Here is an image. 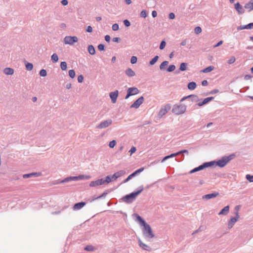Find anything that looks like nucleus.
Listing matches in <instances>:
<instances>
[{
    "instance_id": "12",
    "label": "nucleus",
    "mask_w": 253,
    "mask_h": 253,
    "mask_svg": "<svg viewBox=\"0 0 253 253\" xmlns=\"http://www.w3.org/2000/svg\"><path fill=\"white\" fill-rule=\"evenodd\" d=\"M235 9L238 14L241 15L245 13V8L243 7L239 2H237L234 4Z\"/></svg>"
},
{
    "instance_id": "2",
    "label": "nucleus",
    "mask_w": 253,
    "mask_h": 253,
    "mask_svg": "<svg viewBox=\"0 0 253 253\" xmlns=\"http://www.w3.org/2000/svg\"><path fill=\"white\" fill-rule=\"evenodd\" d=\"M235 154H232L228 156H224L222 157L220 160L214 161H213L214 163V165H216L220 168H223L228 163H229L231 160H233L235 157Z\"/></svg>"
},
{
    "instance_id": "40",
    "label": "nucleus",
    "mask_w": 253,
    "mask_h": 253,
    "mask_svg": "<svg viewBox=\"0 0 253 253\" xmlns=\"http://www.w3.org/2000/svg\"><path fill=\"white\" fill-rule=\"evenodd\" d=\"M60 67L62 70L65 71L67 69V63L65 61H62L60 63Z\"/></svg>"
},
{
    "instance_id": "1",
    "label": "nucleus",
    "mask_w": 253,
    "mask_h": 253,
    "mask_svg": "<svg viewBox=\"0 0 253 253\" xmlns=\"http://www.w3.org/2000/svg\"><path fill=\"white\" fill-rule=\"evenodd\" d=\"M140 189L137 191L133 192L123 197L121 200L127 204L132 203L135 199L137 196L140 194L143 190V186L139 187Z\"/></svg>"
},
{
    "instance_id": "10",
    "label": "nucleus",
    "mask_w": 253,
    "mask_h": 253,
    "mask_svg": "<svg viewBox=\"0 0 253 253\" xmlns=\"http://www.w3.org/2000/svg\"><path fill=\"white\" fill-rule=\"evenodd\" d=\"M71 181H78L77 176H70L64 178L63 180L60 181H57L53 183L54 184H57L60 183H63L68 182Z\"/></svg>"
},
{
    "instance_id": "56",
    "label": "nucleus",
    "mask_w": 253,
    "mask_h": 253,
    "mask_svg": "<svg viewBox=\"0 0 253 253\" xmlns=\"http://www.w3.org/2000/svg\"><path fill=\"white\" fill-rule=\"evenodd\" d=\"M192 96V94L186 96H184V97H182L181 99L180 102H182L184 101V100H186V99H187L188 98H191Z\"/></svg>"
},
{
    "instance_id": "27",
    "label": "nucleus",
    "mask_w": 253,
    "mask_h": 253,
    "mask_svg": "<svg viewBox=\"0 0 253 253\" xmlns=\"http://www.w3.org/2000/svg\"><path fill=\"white\" fill-rule=\"evenodd\" d=\"M177 153V156L179 155H180L181 154V156L180 157V160L181 161L183 160L184 159V156L183 155L184 153L187 154V155H188L189 154V152L187 150H182L181 151H179L177 152H176Z\"/></svg>"
},
{
    "instance_id": "3",
    "label": "nucleus",
    "mask_w": 253,
    "mask_h": 253,
    "mask_svg": "<svg viewBox=\"0 0 253 253\" xmlns=\"http://www.w3.org/2000/svg\"><path fill=\"white\" fill-rule=\"evenodd\" d=\"M186 106L183 104H176L173 105L172 112L175 115L184 114L186 110Z\"/></svg>"
},
{
    "instance_id": "41",
    "label": "nucleus",
    "mask_w": 253,
    "mask_h": 253,
    "mask_svg": "<svg viewBox=\"0 0 253 253\" xmlns=\"http://www.w3.org/2000/svg\"><path fill=\"white\" fill-rule=\"evenodd\" d=\"M78 180H83L84 179H88L89 178V176L85 175H79L77 176Z\"/></svg>"
},
{
    "instance_id": "4",
    "label": "nucleus",
    "mask_w": 253,
    "mask_h": 253,
    "mask_svg": "<svg viewBox=\"0 0 253 253\" xmlns=\"http://www.w3.org/2000/svg\"><path fill=\"white\" fill-rule=\"evenodd\" d=\"M142 232L143 235L146 238L151 239L155 236L150 226L147 223L143 226Z\"/></svg>"
},
{
    "instance_id": "58",
    "label": "nucleus",
    "mask_w": 253,
    "mask_h": 253,
    "mask_svg": "<svg viewBox=\"0 0 253 253\" xmlns=\"http://www.w3.org/2000/svg\"><path fill=\"white\" fill-rule=\"evenodd\" d=\"M124 24L125 25L126 27H129L130 25V23L127 19H125L124 21Z\"/></svg>"
},
{
    "instance_id": "64",
    "label": "nucleus",
    "mask_w": 253,
    "mask_h": 253,
    "mask_svg": "<svg viewBox=\"0 0 253 253\" xmlns=\"http://www.w3.org/2000/svg\"><path fill=\"white\" fill-rule=\"evenodd\" d=\"M61 3L62 5L65 6L68 4V1L67 0H61Z\"/></svg>"
},
{
    "instance_id": "48",
    "label": "nucleus",
    "mask_w": 253,
    "mask_h": 253,
    "mask_svg": "<svg viewBox=\"0 0 253 253\" xmlns=\"http://www.w3.org/2000/svg\"><path fill=\"white\" fill-rule=\"evenodd\" d=\"M46 75H47V72L45 70L42 69L40 71V75L41 77H45L46 76Z\"/></svg>"
},
{
    "instance_id": "16",
    "label": "nucleus",
    "mask_w": 253,
    "mask_h": 253,
    "mask_svg": "<svg viewBox=\"0 0 253 253\" xmlns=\"http://www.w3.org/2000/svg\"><path fill=\"white\" fill-rule=\"evenodd\" d=\"M103 184V178L98 179L95 181H91L89 183L90 187H96Z\"/></svg>"
},
{
    "instance_id": "39",
    "label": "nucleus",
    "mask_w": 253,
    "mask_h": 253,
    "mask_svg": "<svg viewBox=\"0 0 253 253\" xmlns=\"http://www.w3.org/2000/svg\"><path fill=\"white\" fill-rule=\"evenodd\" d=\"M25 66H26V69L28 71H31L33 68V64L29 62H26Z\"/></svg>"
},
{
    "instance_id": "21",
    "label": "nucleus",
    "mask_w": 253,
    "mask_h": 253,
    "mask_svg": "<svg viewBox=\"0 0 253 253\" xmlns=\"http://www.w3.org/2000/svg\"><path fill=\"white\" fill-rule=\"evenodd\" d=\"M127 91L130 93L131 95H134L138 94L139 92V89L135 87H129L127 89Z\"/></svg>"
},
{
    "instance_id": "22",
    "label": "nucleus",
    "mask_w": 253,
    "mask_h": 253,
    "mask_svg": "<svg viewBox=\"0 0 253 253\" xmlns=\"http://www.w3.org/2000/svg\"><path fill=\"white\" fill-rule=\"evenodd\" d=\"M244 8L245 9H248L249 12L253 10V0H251L249 2L245 4Z\"/></svg>"
},
{
    "instance_id": "42",
    "label": "nucleus",
    "mask_w": 253,
    "mask_h": 253,
    "mask_svg": "<svg viewBox=\"0 0 253 253\" xmlns=\"http://www.w3.org/2000/svg\"><path fill=\"white\" fill-rule=\"evenodd\" d=\"M175 69V66L174 65H170L169 66V67L167 68V72H171L173 71Z\"/></svg>"
},
{
    "instance_id": "13",
    "label": "nucleus",
    "mask_w": 253,
    "mask_h": 253,
    "mask_svg": "<svg viewBox=\"0 0 253 253\" xmlns=\"http://www.w3.org/2000/svg\"><path fill=\"white\" fill-rule=\"evenodd\" d=\"M126 173V171L124 170H119L115 173H114L112 175V180H115L119 177L124 175Z\"/></svg>"
},
{
    "instance_id": "63",
    "label": "nucleus",
    "mask_w": 253,
    "mask_h": 253,
    "mask_svg": "<svg viewBox=\"0 0 253 253\" xmlns=\"http://www.w3.org/2000/svg\"><path fill=\"white\" fill-rule=\"evenodd\" d=\"M169 18L170 19H173L175 18V14L172 12L170 13L169 15Z\"/></svg>"
},
{
    "instance_id": "60",
    "label": "nucleus",
    "mask_w": 253,
    "mask_h": 253,
    "mask_svg": "<svg viewBox=\"0 0 253 253\" xmlns=\"http://www.w3.org/2000/svg\"><path fill=\"white\" fill-rule=\"evenodd\" d=\"M144 168H141L138 169H137L136 170H135L134 172H135V173L136 174V175H138V174H139L141 172H142L143 170H144Z\"/></svg>"
},
{
    "instance_id": "37",
    "label": "nucleus",
    "mask_w": 253,
    "mask_h": 253,
    "mask_svg": "<svg viewBox=\"0 0 253 253\" xmlns=\"http://www.w3.org/2000/svg\"><path fill=\"white\" fill-rule=\"evenodd\" d=\"M159 56L158 55L155 56L153 58H152L149 62V65L152 66L154 65L156 62L158 61L159 59Z\"/></svg>"
},
{
    "instance_id": "38",
    "label": "nucleus",
    "mask_w": 253,
    "mask_h": 253,
    "mask_svg": "<svg viewBox=\"0 0 253 253\" xmlns=\"http://www.w3.org/2000/svg\"><path fill=\"white\" fill-rule=\"evenodd\" d=\"M169 64V62L168 61H163L160 66V69L161 70H164L166 66H167Z\"/></svg>"
},
{
    "instance_id": "31",
    "label": "nucleus",
    "mask_w": 253,
    "mask_h": 253,
    "mask_svg": "<svg viewBox=\"0 0 253 253\" xmlns=\"http://www.w3.org/2000/svg\"><path fill=\"white\" fill-rule=\"evenodd\" d=\"M177 156V153H172L170 155H168V156H165L163 159L161 161V162L162 163H163L165 161H166L167 160L169 159V158H173L174 157H175V156Z\"/></svg>"
},
{
    "instance_id": "61",
    "label": "nucleus",
    "mask_w": 253,
    "mask_h": 253,
    "mask_svg": "<svg viewBox=\"0 0 253 253\" xmlns=\"http://www.w3.org/2000/svg\"><path fill=\"white\" fill-rule=\"evenodd\" d=\"M219 92V90L217 89H214L211 91L209 93L210 94H214Z\"/></svg>"
},
{
    "instance_id": "47",
    "label": "nucleus",
    "mask_w": 253,
    "mask_h": 253,
    "mask_svg": "<svg viewBox=\"0 0 253 253\" xmlns=\"http://www.w3.org/2000/svg\"><path fill=\"white\" fill-rule=\"evenodd\" d=\"M194 32L196 34H199L202 32V29L200 27L197 26L195 28Z\"/></svg>"
},
{
    "instance_id": "49",
    "label": "nucleus",
    "mask_w": 253,
    "mask_h": 253,
    "mask_svg": "<svg viewBox=\"0 0 253 253\" xmlns=\"http://www.w3.org/2000/svg\"><path fill=\"white\" fill-rule=\"evenodd\" d=\"M116 144V141L115 140H113L112 141H111L109 142V146L111 148H114Z\"/></svg>"
},
{
    "instance_id": "18",
    "label": "nucleus",
    "mask_w": 253,
    "mask_h": 253,
    "mask_svg": "<svg viewBox=\"0 0 253 253\" xmlns=\"http://www.w3.org/2000/svg\"><path fill=\"white\" fill-rule=\"evenodd\" d=\"M219 195V193L217 192H215L212 193H210L208 194L205 195L203 196V199L209 200L210 199L215 198L216 196Z\"/></svg>"
},
{
    "instance_id": "53",
    "label": "nucleus",
    "mask_w": 253,
    "mask_h": 253,
    "mask_svg": "<svg viewBox=\"0 0 253 253\" xmlns=\"http://www.w3.org/2000/svg\"><path fill=\"white\" fill-rule=\"evenodd\" d=\"M112 30L114 31H116L119 30V26L118 24L115 23L112 25Z\"/></svg>"
},
{
    "instance_id": "55",
    "label": "nucleus",
    "mask_w": 253,
    "mask_h": 253,
    "mask_svg": "<svg viewBox=\"0 0 253 253\" xmlns=\"http://www.w3.org/2000/svg\"><path fill=\"white\" fill-rule=\"evenodd\" d=\"M97 47L98 50L100 51H103L105 49V45L103 44H99Z\"/></svg>"
},
{
    "instance_id": "44",
    "label": "nucleus",
    "mask_w": 253,
    "mask_h": 253,
    "mask_svg": "<svg viewBox=\"0 0 253 253\" xmlns=\"http://www.w3.org/2000/svg\"><path fill=\"white\" fill-rule=\"evenodd\" d=\"M214 99V97H207V98H205L203 101L204 102V103H205V104H207L208 103H209V102H210L211 101L213 100Z\"/></svg>"
},
{
    "instance_id": "24",
    "label": "nucleus",
    "mask_w": 253,
    "mask_h": 253,
    "mask_svg": "<svg viewBox=\"0 0 253 253\" xmlns=\"http://www.w3.org/2000/svg\"><path fill=\"white\" fill-rule=\"evenodd\" d=\"M136 216V220L139 223L140 225L143 226L147 223L138 214H135Z\"/></svg>"
},
{
    "instance_id": "57",
    "label": "nucleus",
    "mask_w": 253,
    "mask_h": 253,
    "mask_svg": "<svg viewBox=\"0 0 253 253\" xmlns=\"http://www.w3.org/2000/svg\"><path fill=\"white\" fill-rule=\"evenodd\" d=\"M84 80V77L82 75H80L78 77V81L79 83H82Z\"/></svg>"
},
{
    "instance_id": "11",
    "label": "nucleus",
    "mask_w": 253,
    "mask_h": 253,
    "mask_svg": "<svg viewBox=\"0 0 253 253\" xmlns=\"http://www.w3.org/2000/svg\"><path fill=\"white\" fill-rule=\"evenodd\" d=\"M235 214L236 216L231 217L228 222V227L229 228H231L233 226L234 224L237 221L239 218V215L238 211H236Z\"/></svg>"
},
{
    "instance_id": "33",
    "label": "nucleus",
    "mask_w": 253,
    "mask_h": 253,
    "mask_svg": "<svg viewBox=\"0 0 253 253\" xmlns=\"http://www.w3.org/2000/svg\"><path fill=\"white\" fill-rule=\"evenodd\" d=\"M214 67L213 66H210L207 67L201 71L202 73H209L212 71L214 69Z\"/></svg>"
},
{
    "instance_id": "59",
    "label": "nucleus",
    "mask_w": 253,
    "mask_h": 253,
    "mask_svg": "<svg viewBox=\"0 0 253 253\" xmlns=\"http://www.w3.org/2000/svg\"><path fill=\"white\" fill-rule=\"evenodd\" d=\"M136 151V148L134 146H132L129 151V152H130V155H131L133 153H135Z\"/></svg>"
},
{
    "instance_id": "35",
    "label": "nucleus",
    "mask_w": 253,
    "mask_h": 253,
    "mask_svg": "<svg viewBox=\"0 0 253 253\" xmlns=\"http://www.w3.org/2000/svg\"><path fill=\"white\" fill-rule=\"evenodd\" d=\"M112 180V177L110 175L107 176L105 179L103 178V184H106L110 183Z\"/></svg>"
},
{
    "instance_id": "30",
    "label": "nucleus",
    "mask_w": 253,
    "mask_h": 253,
    "mask_svg": "<svg viewBox=\"0 0 253 253\" xmlns=\"http://www.w3.org/2000/svg\"><path fill=\"white\" fill-rule=\"evenodd\" d=\"M84 250L87 252H95L96 251V248L92 245H87L84 247Z\"/></svg>"
},
{
    "instance_id": "32",
    "label": "nucleus",
    "mask_w": 253,
    "mask_h": 253,
    "mask_svg": "<svg viewBox=\"0 0 253 253\" xmlns=\"http://www.w3.org/2000/svg\"><path fill=\"white\" fill-rule=\"evenodd\" d=\"M88 51L91 55H94L95 53V49L92 45H89L88 46Z\"/></svg>"
},
{
    "instance_id": "23",
    "label": "nucleus",
    "mask_w": 253,
    "mask_h": 253,
    "mask_svg": "<svg viewBox=\"0 0 253 253\" xmlns=\"http://www.w3.org/2000/svg\"><path fill=\"white\" fill-rule=\"evenodd\" d=\"M229 211V206H226L224 207L218 213L219 215L223 214V215H226Z\"/></svg>"
},
{
    "instance_id": "28",
    "label": "nucleus",
    "mask_w": 253,
    "mask_h": 253,
    "mask_svg": "<svg viewBox=\"0 0 253 253\" xmlns=\"http://www.w3.org/2000/svg\"><path fill=\"white\" fill-rule=\"evenodd\" d=\"M3 73L7 75H11L14 73V70L11 68H5L3 70Z\"/></svg>"
},
{
    "instance_id": "5",
    "label": "nucleus",
    "mask_w": 253,
    "mask_h": 253,
    "mask_svg": "<svg viewBox=\"0 0 253 253\" xmlns=\"http://www.w3.org/2000/svg\"><path fill=\"white\" fill-rule=\"evenodd\" d=\"M214 162H205L204 163L201 165H200L198 167L195 168L193 169H192L190 171V173H193L194 172H196L197 171L203 170V169L208 168L210 167H211L214 166Z\"/></svg>"
},
{
    "instance_id": "43",
    "label": "nucleus",
    "mask_w": 253,
    "mask_h": 253,
    "mask_svg": "<svg viewBox=\"0 0 253 253\" xmlns=\"http://www.w3.org/2000/svg\"><path fill=\"white\" fill-rule=\"evenodd\" d=\"M69 75L71 78L73 79L75 77V75H76L75 71L72 69L70 70L69 71Z\"/></svg>"
},
{
    "instance_id": "15",
    "label": "nucleus",
    "mask_w": 253,
    "mask_h": 253,
    "mask_svg": "<svg viewBox=\"0 0 253 253\" xmlns=\"http://www.w3.org/2000/svg\"><path fill=\"white\" fill-rule=\"evenodd\" d=\"M253 29V22L250 23L245 25H240L237 27V30L240 31L244 29Z\"/></svg>"
},
{
    "instance_id": "25",
    "label": "nucleus",
    "mask_w": 253,
    "mask_h": 253,
    "mask_svg": "<svg viewBox=\"0 0 253 253\" xmlns=\"http://www.w3.org/2000/svg\"><path fill=\"white\" fill-rule=\"evenodd\" d=\"M126 74L129 77H132L135 76V72L131 69L127 68L125 71Z\"/></svg>"
},
{
    "instance_id": "52",
    "label": "nucleus",
    "mask_w": 253,
    "mask_h": 253,
    "mask_svg": "<svg viewBox=\"0 0 253 253\" xmlns=\"http://www.w3.org/2000/svg\"><path fill=\"white\" fill-rule=\"evenodd\" d=\"M147 13L146 10H143L140 13V16L142 17L146 18L147 16Z\"/></svg>"
},
{
    "instance_id": "20",
    "label": "nucleus",
    "mask_w": 253,
    "mask_h": 253,
    "mask_svg": "<svg viewBox=\"0 0 253 253\" xmlns=\"http://www.w3.org/2000/svg\"><path fill=\"white\" fill-rule=\"evenodd\" d=\"M110 192V190H106L105 192H104L100 196L97 197H96V198H94L92 199H88L87 200V202H92L93 201H94V200H97V199H101L103 197H106V196Z\"/></svg>"
},
{
    "instance_id": "62",
    "label": "nucleus",
    "mask_w": 253,
    "mask_h": 253,
    "mask_svg": "<svg viewBox=\"0 0 253 253\" xmlns=\"http://www.w3.org/2000/svg\"><path fill=\"white\" fill-rule=\"evenodd\" d=\"M86 31L88 33H91L92 31V28L90 26H88L86 27Z\"/></svg>"
},
{
    "instance_id": "46",
    "label": "nucleus",
    "mask_w": 253,
    "mask_h": 253,
    "mask_svg": "<svg viewBox=\"0 0 253 253\" xmlns=\"http://www.w3.org/2000/svg\"><path fill=\"white\" fill-rule=\"evenodd\" d=\"M199 101V97L197 95L195 94H192V96L191 98V101L192 102H197Z\"/></svg>"
},
{
    "instance_id": "29",
    "label": "nucleus",
    "mask_w": 253,
    "mask_h": 253,
    "mask_svg": "<svg viewBox=\"0 0 253 253\" xmlns=\"http://www.w3.org/2000/svg\"><path fill=\"white\" fill-rule=\"evenodd\" d=\"M197 84L194 82H191L188 83L187 87L189 90H194L196 88Z\"/></svg>"
},
{
    "instance_id": "45",
    "label": "nucleus",
    "mask_w": 253,
    "mask_h": 253,
    "mask_svg": "<svg viewBox=\"0 0 253 253\" xmlns=\"http://www.w3.org/2000/svg\"><path fill=\"white\" fill-rule=\"evenodd\" d=\"M137 58L136 56H132L131 57V59H130V63L132 64H135L136 62H137Z\"/></svg>"
},
{
    "instance_id": "7",
    "label": "nucleus",
    "mask_w": 253,
    "mask_h": 253,
    "mask_svg": "<svg viewBox=\"0 0 253 253\" xmlns=\"http://www.w3.org/2000/svg\"><path fill=\"white\" fill-rule=\"evenodd\" d=\"M78 41V38L76 36H66L64 39V42L66 44L73 45Z\"/></svg>"
},
{
    "instance_id": "54",
    "label": "nucleus",
    "mask_w": 253,
    "mask_h": 253,
    "mask_svg": "<svg viewBox=\"0 0 253 253\" xmlns=\"http://www.w3.org/2000/svg\"><path fill=\"white\" fill-rule=\"evenodd\" d=\"M236 60V59L234 56H232L228 60V63L229 64H231L233 63Z\"/></svg>"
},
{
    "instance_id": "34",
    "label": "nucleus",
    "mask_w": 253,
    "mask_h": 253,
    "mask_svg": "<svg viewBox=\"0 0 253 253\" xmlns=\"http://www.w3.org/2000/svg\"><path fill=\"white\" fill-rule=\"evenodd\" d=\"M187 64L186 63L182 62L180 64L179 70L180 71H184L186 70Z\"/></svg>"
},
{
    "instance_id": "36",
    "label": "nucleus",
    "mask_w": 253,
    "mask_h": 253,
    "mask_svg": "<svg viewBox=\"0 0 253 253\" xmlns=\"http://www.w3.org/2000/svg\"><path fill=\"white\" fill-rule=\"evenodd\" d=\"M58 56L56 53H53L51 56V60L53 63H56L58 61Z\"/></svg>"
},
{
    "instance_id": "26",
    "label": "nucleus",
    "mask_w": 253,
    "mask_h": 253,
    "mask_svg": "<svg viewBox=\"0 0 253 253\" xmlns=\"http://www.w3.org/2000/svg\"><path fill=\"white\" fill-rule=\"evenodd\" d=\"M139 244L140 247L143 249L144 250L147 251H150V247L146 245V244L143 243L142 241L140 240H139Z\"/></svg>"
},
{
    "instance_id": "14",
    "label": "nucleus",
    "mask_w": 253,
    "mask_h": 253,
    "mask_svg": "<svg viewBox=\"0 0 253 253\" xmlns=\"http://www.w3.org/2000/svg\"><path fill=\"white\" fill-rule=\"evenodd\" d=\"M119 92L118 90H116L113 92H112L110 93V97L111 99L112 102L113 103H115L117 101V98L118 96Z\"/></svg>"
},
{
    "instance_id": "6",
    "label": "nucleus",
    "mask_w": 253,
    "mask_h": 253,
    "mask_svg": "<svg viewBox=\"0 0 253 253\" xmlns=\"http://www.w3.org/2000/svg\"><path fill=\"white\" fill-rule=\"evenodd\" d=\"M170 108L171 105L169 104H167L162 106L158 113L159 118H162L170 109Z\"/></svg>"
},
{
    "instance_id": "19",
    "label": "nucleus",
    "mask_w": 253,
    "mask_h": 253,
    "mask_svg": "<svg viewBox=\"0 0 253 253\" xmlns=\"http://www.w3.org/2000/svg\"><path fill=\"white\" fill-rule=\"evenodd\" d=\"M41 175V172H32V173H30L23 174V177L24 178H28L32 177L33 176L38 177Z\"/></svg>"
},
{
    "instance_id": "17",
    "label": "nucleus",
    "mask_w": 253,
    "mask_h": 253,
    "mask_svg": "<svg viewBox=\"0 0 253 253\" xmlns=\"http://www.w3.org/2000/svg\"><path fill=\"white\" fill-rule=\"evenodd\" d=\"M86 202H81L77 203H76L73 207V209L74 211H77L81 210L83 207H84L86 205Z\"/></svg>"
},
{
    "instance_id": "51",
    "label": "nucleus",
    "mask_w": 253,
    "mask_h": 253,
    "mask_svg": "<svg viewBox=\"0 0 253 253\" xmlns=\"http://www.w3.org/2000/svg\"><path fill=\"white\" fill-rule=\"evenodd\" d=\"M246 178L250 182H253V175H251L250 174H247L246 175Z\"/></svg>"
},
{
    "instance_id": "9",
    "label": "nucleus",
    "mask_w": 253,
    "mask_h": 253,
    "mask_svg": "<svg viewBox=\"0 0 253 253\" xmlns=\"http://www.w3.org/2000/svg\"><path fill=\"white\" fill-rule=\"evenodd\" d=\"M144 100V98L143 96H141L138 98L136 100H135L133 104H132L130 106V108H138L139 106L143 103Z\"/></svg>"
},
{
    "instance_id": "8",
    "label": "nucleus",
    "mask_w": 253,
    "mask_h": 253,
    "mask_svg": "<svg viewBox=\"0 0 253 253\" xmlns=\"http://www.w3.org/2000/svg\"><path fill=\"white\" fill-rule=\"evenodd\" d=\"M112 123V121L111 119H108L101 122L97 126V128L103 129L108 127Z\"/></svg>"
},
{
    "instance_id": "50",
    "label": "nucleus",
    "mask_w": 253,
    "mask_h": 253,
    "mask_svg": "<svg viewBox=\"0 0 253 253\" xmlns=\"http://www.w3.org/2000/svg\"><path fill=\"white\" fill-rule=\"evenodd\" d=\"M166 42H165V40H163L161 43H160V49L161 50H162L163 49L165 46H166Z\"/></svg>"
}]
</instances>
